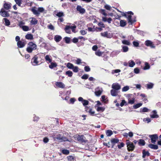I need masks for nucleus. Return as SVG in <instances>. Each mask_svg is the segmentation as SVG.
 <instances>
[{"mask_svg": "<svg viewBox=\"0 0 161 161\" xmlns=\"http://www.w3.org/2000/svg\"><path fill=\"white\" fill-rule=\"evenodd\" d=\"M62 153L65 155H68L69 154V150L67 149H63L62 150Z\"/></svg>", "mask_w": 161, "mask_h": 161, "instance_id": "obj_42", "label": "nucleus"}, {"mask_svg": "<svg viewBox=\"0 0 161 161\" xmlns=\"http://www.w3.org/2000/svg\"><path fill=\"white\" fill-rule=\"evenodd\" d=\"M145 44L146 46L150 47L152 48H154L155 47V46L154 44L150 40H147L145 41Z\"/></svg>", "mask_w": 161, "mask_h": 161, "instance_id": "obj_9", "label": "nucleus"}, {"mask_svg": "<svg viewBox=\"0 0 161 161\" xmlns=\"http://www.w3.org/2000/svg\"><path fill=\"white\" fill-rule=\"evenodd\" d=\"M150 66L148 63L146 62L145 63V66L144 67V69L145 70L148 69L150 68Z\"/></svg>", "mask_w": 161, "mask_h": 161, "instance_id": "obj_43", "label": "nucleus"}, {"mask_svg": "<svg viewBox=\"0 0 161 161\" xmlns=\"http://www.w3.org/2000/svg\"><path fill=\"white\" fill-rule=\"evenodd\" d=\"M68 160L69 161H74L75 159V157H74L72 156H69L67 157Z\"/></svg>", "mask_w": 161, "mask_h": 161, "instance_id": "obj_34", "label": "nucleus"}, {"mask_svg": "<svg viewBox=\"0 0 161 161\" xmlns=\"http://www.w3.org/2000/svg\"><path fill=\"white\" fill-rule=\"evenodd\" d=\"M119 140L118 139L113 138L111 140V142L112 144V148H113L114 145L119 142Z\"/></svg>", "mask_w": 161, "mask_h": 161, "instance_id": "obj_13", "label": "nucleus"}, {"mask_svg": "<svg viewBox=\"0 0 161 161\" xmlns=\"http://www.w3.org/2000/svg\"><path fill=\"white\" fill-rule=\"evenodd\" d=\"M122 43L124 44L129 45L130 44V42L128 41L124 40L122 41Z\"/></svg>", "mask_w": 161, "mask_h": 161, "instance_id": "obj_40", "label": "nucleus"}, {"mask_svg": "<svg viewBox=\"0 0 161 161\" xmlns=\"http://www.w3.org/2000/svg\"><path fill=\"white\" fill-rule=\"evenodd\" d=\"M133 13L131 11L128 12L127 13H124L123 16H125L128 19V23L129 24H132L136 22V20L132 19L131 15H133Z\"/></svg>", "mask_w": 161, "mask_h": 161, "instance_id": "obj_1", "label": "nucleus"}, {"mask_svg": "<svg viewBox=\"0 0 161 161\" xmlns=\"http://www.w3.org/2000/svg\"><path fill=\"white\" fill-rule=\"evenodd\" d=\"M51 64L49 65V67L50 69H53L54 67H56L57 66V64L55 63L50 62Z\"/></svg>", "mask_w": 161, "mask_h": 161, "instance_id": "obj_32", "label": "nucleus"}, {"mask_svg": "<svg viewBox=\"0 0 161 161\" xmlns=\"http://www.w3.org/2000/svg\"><path fill=\"white\" fill-rule=\"evenodd\" d=\"M65 42L67 44H69L70 42V38L68 37H65L64 38Z\"/></svg>", "mask_w": 161, "mask_h": 161, "instance_id": "obj_28", "label": "nucleus"}, {"mask_svg": "<svg viewBox=\"0 0 161 161\" xmlns=\"http://www.w3.org/2000/svg\"><path fill=\"white\" fill-rule=\"evenodd\" d=\"M89 101L87 100H84L82 103L83 105L84 106H86V105H87L89 104Z\"/></svg>", "mask_w": 161, "mask_h": 161, "instance_id": "obj_45", "label": "nucleus"}, {"mask_svg": "<svg viewBox=\"0 0 161 161\" xmlns=\"http://www.w3.org/2000/svg\"><path fill=\"white\" fill-rule=\"evenodd\" d=\"M41 59L42 58L39 54L36 55L31 59V63L33 66L37 65L38 64L39 61H41Z\"/></svg>", "mask_w": 161, "mask_h": 161, "instance_id": "obj_3", "label": "nucleus"}, {"mask_svg": "<svg viewBox=\"0 0 161 161\" xmlns=\"http://www.w3.org/2000/svg\"><path fill=\"white\" fill-rule=\"evenodd\" d=\"M125 145V144L123 142H121L120 145H118V147L120 149L122 147H124Z\"/></svg>", "mask_w": 161, "mask_h": 161, "instance_id": "obj_62", "label": "nucleus"}, {"mask_svg": "<svg viewBox=\"0 0 161 161\" xmlns=\"http://www.w3.org/2000/svg\"><path fill=\"white\" fill-rule=\"evenodd\" d=\"M112 89L119 91L121 89L120 85L118 83H114L112 85Z\"/></svg>", "mask_w": 161, "mask_h": 161, "instance_id": "obj_12", "label": "nucleus"}, {"mask_svg": "<svg viewBox=\"0 0 161 161\" xmlns=\"http://www.w3.org/2000/svg\"><path fill=\"white\" fill-rule=\"evenodd\" d=\"M123 52H126L128 51V47L126 46H124L122 47Z\"/></svg>", "mask_w": 161, "mask_h": 161, "instance_id": "obj_47", "label": "nucleus"}, {"mask_svg": "<svg viewBox=\"0 0 161 161\" xmlns=\"http://www.w3.org/2000/svg\"><path fill=\"white\" fill-rule=\"evenodd\" d=\"M126 142L128 151L130 152L134 151L135 146L133 143L131 142L129 140H127Z\"/></svg>", "mask_w": 161, "mask_h": 161, "instance_id": "obj_4", "label": "nucleus"}, {"mask_svg": "<svg viewBox=\"0 0 161 161\" xmlns=\"http://www.w3.org/2000/svg\"><path fill=\"white\" fill-rule=\"evenodd\" d=\"M31 11L35 15L38 16L40 14V13L39 12V11H38V10H37L34 8H32L31 9Z\"/></svg>", "mask_w": 161, "mask_h": 161, "instance_id": "obj_31", "label": "nucleus"}, {"mask_svg": "<svg viewBox=\"0 0 161 161\" xmlns=\"http://www.w3.org/2000/svg\"><path fill=\"white\" fill-rule=\"evenodd\" d=\"M153 86V84L152 83H148L147 84V89H152Z\"/></svg>", "mask_w": 161, "mask_h": 161, "instance_id": "obj_46", "label": "nucleus"}, {"mask_svg": "<svg viewBox=\"0 0 161 161\" xmlns=\"http://www.w3.org/2000/svg\"><path fill=\"white\" fill-rule=\"evenodd\" d=\"M133 44L134 46L136 47H138L139 45V43L138 42L136 41H134L133 42Z\"/></svg>", "mask_w": 161, "mask_h": 161, "instance_id": "obj_60", "label": "nucleus"}, {"mask_svg": "<svg viewBox=\"0 0 161 161\" xmlns=\"http://www.w3.org/2000/svg\"><path fill=\"white\" fill-rule=\"evenodd\" d=\"M118 91L114 89H112L110 91V93L113 96H116L118 95Z\"/></svg>", "mask_w": 161, "mask_h": 161, "instance_id": "obj_19", "label": "nucleus"}, {"mask_svg": "<svg viewBox=\"0 0 161 161\" xmlns=\"http://www.w3.org/2000/svg\"><path fill=\"white\" fill-rule=\"evenodd\" d=\"M23 30L24 31H27L29 30L28 26L26 25L23 26L22 27Z\"/></svg>", "mask_w": 161, "mask_h": 161, "instance_id": "obj_49", "label": "nucleus"}, {"mask_svg": "<svg viewBox=\"0 0 161 161\" xmlns=\"http://www.w3.org/2000/svg\"><path fill=\"white\" fill-rule=\"evenodd\" d=\"M143 158H145L146 156H150V153L148 151H146L144 149L142 151Z\"/></svg>", "mask_w": 161, "mask_h": 161, "instance_id": "obj_15", "label": "nucleus"}, {"mask_svg": "<svg viewBox=\"0 0 161 161\" xmlns=\"http://www.w3.org/2000/svg\"><path fill=\"white\" fill-rule=\"evenodd\" d=\"M45 59L46 61H48L49 63L52 62V59L50 58L49 55H47L45 57Z\"/></svg>", "mask_w": 161, "mask_h": 161, "instance_id": "obj_36", "label": "nucleus"}, {"mask_svg": "<svg viewBox=\"0 0 161 161\" xmlns=\"http://www.w3.org/2000/svg\"><path fill=\"white\" fill-rule=\"evenodd\" d=\"M95 94L96 96H100L102 93V91L100 90L96 91L95 92Z\"/></svg>", "mask_w": 161, "mask_h": 161, "instance_id": "obj_41", "label": "nucleus"}, {"mask_svg": "<svg viewBox=\"0 0 161 161\" xmlns=\"http://www.w3.org/2000/svg\"><path fill=\"white\" fill-rule=\"evenodd\" d=\"M129 66L130 67H132L135 64V63L133 61H129Z\"/></svg>", "mask_w": 161, "mask_h": 161, "instance_id": "obj_38", "label": "nucleus"}, {"mask_svg": "<svg viewBox=\"0 0 161 161\" xmlns=\"http://www.w3.org/2000/svg\"><path fill=\"white\" fill-rule=\"evenodd\" d=\"M26 39L28 40H32L33 39V35L31 34H28L25 36Z\"/></svg>", "mask_w": 161, "mask_h": 161, "instance_id": "obj_26", "label": "nucleus"}, {"mask_svg": "<svg viewBox=\"0 0 161 161\" xmlns=\"http://www.w3.org/2000/svg\"><path fill=\"white\" fill-rule=\"evenodd\" d=\"M65 74L68 75L69 77H71L73 75V73L71 71L68 70L66 72Z\"/></svg>", "mask_w": 161, "mask_h": 161, "instance_id": "obj_35", "label": "nucleus"}, {"mask_svg": "<svg viewBox=\"0 0 161 161\" xmlns=\"http://www.w3.org/2000/svg\"><path fill=\"white\" fill-rule=\"evenodd\" d=\"M62 37L59 35H56L54 36V39L56 42H60L62 39Z\"/></svg>", "mask_w": 161, "mask_h": 161, "instance_id": "obj_21", "label": "nucleus"}, {"mask_svg": "<svg viewBox=\"0 0 161 161\" xmlns=\"http://www.w3.org/2000/svg\"><path fill=\"white\" fill-rule=\"evenodd\" d=\"M95 54L96 55L98 56H102V54L101 52L98 51L97 52H95Z\"/></svg>", "mask_w": 161, "mask_h": 161, "instance_id": "obj_61", "label": "nucleus"}, {"mask_svg": "<svg viewBox=\"0 0 161 161\" xmlns=\"http://www.w3.org/2000/svg\"><path fill=\"white\" fill-rule=\"evenodd\" d=\"M16 3L19 6H20L21 4V0H14Z\"/></svg>", "mask_w": 161, "mask_h": 161, "instance_id": "obj_52", "label": "nucleus"}, {"mask_svg": "<svg viewBox=\"0 0 161 161\" xmlns=\"http://www.w3.org/2000/svg\"><path fill=\"white\" fill-rule=\"evenodd\" d=\"M99 12L105 16H107V14L105 12V10L104 9H101L99 10Z\"/></svg>", "mask_w": 161, "mask_h": 161, "instance_id": "obj_44", "label": "nucleus"}, {"mask_svg": "<svg viewBox=\"0 0 161 161\" xmlns=\"http://www.w3.org/2000/svg\"><path fill=\"white\" fill-rule=\"evenodd\" d=\"M66 67L69 69H73L74 72H77L79 71L78 67L76 66H74V65L70 63H68L66 65Z\"/></svg>", "mask_w": 161, "mask_h": 161, "instance_id": "obj_5", "label": "nucleus"}, {"mask_svg": "<svg viewBox=\"0 0 161 161\" xmlns=\"http://www.w3.org/2000/svg\"><path fill=\"white\" fill-rule=\"evenodd\" d=\"M88 75L87 74H84L81 76V78L82 79L86 80L88 78Z\"/></svg>", "mask_w": 161, "mask_h": 161, "instance_id": "obj_51", "label": "nucleus"}, {"mask_svg": "<svg viewBox=\"0 0 161 161\" xmlns=\"http://www.w3.org/2000/svg\"><path fill=\"white\" fill-rule=\"evenodd\" d=\"M113 134V131L110 130H107L106 131V134L108 136H110Z\"/></svg>", "mask_w": 161, "mask_h": 161, "instance_id": "obj_33", "label": "nucleus"}, {"mask_svg": "<svg viewBox=\"0 0 161 161\" xmlns=\"http://www.w3.org/2000/svg\"><path fill=\"white\" fill-rule=\"evenodd\" d=\"M72 41L74 43H77L78 42V38H76V37L72 39Z\"/></svg>", "mask_w": 161, "mask_h": 161, "instance_id": "obj_53", "label": "nucleus"}, {"mask_svg": "<svg viewBox=\"0 0 161 161\" xmlns=\"http://www.w3.org/2000/svg\"><path fill=\"white\" fill-rule=\"evenodd\" d=\"M101 35L102 36L106 37L108 38H110L112 37V36L110 33H108L107 31L101 33Z\"/></svg>", "mask_w": 161, "mask_h": 161, "instance_id": "obj_14", "label": "nucleus"}, {"mask_svg": "<svg viewBox=\"0 0 161 161\" xmlns=\"http://www.w3.org/2000/svg\"><path fill=\"white\" fill-rule=\"evenodd\" d=\"M84 70L86 72H89L90 71V68L89 66H86L84 67Z\"/></svg>", "mask_w": 161, "mask_h": 161, "instance_id": "obj_56", "label": "nucleus"}, {"mask_svg": "<svg viewBox=\"0 0 161 161\" xmlns=\"http://www.w3.org/2000/svg\"><path fill=\"white\" fill-rule=\"evenodd\" d=\"M142 105V103H138L133 106V107L134 109H137L140 107Z\"/></svg>", "mask_w": 161, "mask_h": 161, "instance_id": "obj_37", "label": "nucleus"}, {"mask_svg": "<svg viewBox=\"0 0 161 161\" xmlns=\"http://www.w3.org/2000/svg\"><path fill=\"white\" fill-rule=\"evenodd\" d=\"M153 114L152 115H150V117L152 118H158L159 117L158 115L157 114V112L156 110H153Z\"/></svg>", "mask_w": 161, "mask_h": 161, "instance_id": "obj_24", "label": "nucleus"}, {"mask_svg": "<svg viewBox=\"0 0 161 161\" xmlns=\"http://www.w3.org/2000/svg\"><path fill=\"white\" fill-rule=\"evenodd\" d=\"M102 20L104 22H108L109 24H110L111 23V21H112V19L111 18H109L107 19L106 17H103Z\"/></svg>", "mask_w": 161, "mask_h": 161, "instance_id": "obj_22", "label": "nucleus"}, {"mask_svg": "<svg viewBox=\"0 0 161 161\" xmlns=\"http://www.w3.org/2000/svg\"><path fill=\"white\" fill-rule=\"evenodd\" d=\"M76 138V140L80 142L86 143L88 142V140L86 139V138L83 135H78Z\"/></svg>", "mask_w": 161, "mask_h": 161, "instance_id": "obj_6", "label": "nucleus"}, {"mask_svg": "<svg viewBox=\"0 0 161 161\" xmlns=\"http://www.w3.org/2000/svg\"><path fill=\"white\" fill-rule=\"evenodd\" d=\"M105 108L103 107H98L97 108L98 111H101L103 112L105 110Z\"/></svg>", "mask_w": 161, "mask_h": 161, "instance_id": "obj_48", "label": "nucleus"}, {"mask_svg": "<svg viewBox=\"0 0 161 161\" xmlns=\"http://www.w3.org/2000/svg\"><path fill=\"white\" fill-rule=\"evenodd\" d=\"M38 11L39 12L42 13L44 11V8L42 7H39L38 8Z\"/></svg>", "mask_w": 161, "mask_h": 161, "instance_id": "obj_59", "label": "nucleus"}, {"mask_svg": "<svg viewBox=\"0 0 161 161\" xmlns=\"http://www.w3.org/2000/svg\"><path fill=\"white\" fill-rule=\"evenodd\" d=\"M65 30L66 32L67 33L70 34L71 33V31L70 29V26H66L65 28Z\"/></svg>", "mask_w": 161, "mask_h": 161, "instance_id": "obj_30", "label": "nucleus"}, {"mask_svg": "<svg viewBox=\"0 0 161 161\" xmlns=\"http://www.w3.org/2000/svg\"><path fill=\"white\" fill-rule=\"evenodd\" d=\"M36 48L37 45L35 43L32 42H30L28 44L26 51L29 53H31L33 50H36Z\"/></svg>", "mask_w": 161, "mask_h": 161, "instance_id": "obj_2", "label": "nucleus"}, {"mask_svg": "<svg viewBox=\"0 0 161 161\" xmlns=\"http://www.w3.org/2000/svg\"><path fill=\"white\" fill-rule=\"evenodd\" d=\"M148 147L151 149L155 150L157 149L158 148V147L157 145L150 144L148 145Z\"/></svg>", "mask_w": 161, "mask_h": 161, "instance_id": "obj_20", "label": "nucleus"}, {"mask_svg": "<svg viewBox=\"0 0 161 161\" xmlns=\"http://www.w3.org/2000/svg\"><path fill=\"white\" fill-rule=\"evenodd\" d=\"M129 89V87L128 86H125L123 87L122 89V91L123 92H126L128 91Z\"/></svg>", "mask_w": 161, "mask_h": 161, "instance_id": "obj_55", "label": "nucleus"}, {"mask_svg": "<svg viewBox=\"0 0 161 161\" xmlns=\"http://www.w3.org/2000/svg\"><path fill=\"white\" fill-rule=\"evenodd\" d=\"M149 136L151 139V142L153 143H155L158 138V135L157 134L149 135Z\"/></svg>", "mask_w": 161, "mask_h": 161, "instance_id": "obj_7", "label": "nucleus"}, {"mask_svg": "<svg viewBox=\"0 0 161 161\" xmlns=\"http://www.w3.org/2000/svg\"><path fill=\"white\" fill-rule=\"evenodd\" d=\"M76 9L79 12L80 14H84L86 12L85 9L84 8H82L81 6L79 5H77Z\"/></svg>", "mask_w": 161, "mask_h": 161, "instance_id": "obj_10", "label": "nucleus"}, {"mask_svg": "<svg viewBox=\"0 0 161 161\" xmlns=\"http://www.w3.org/2000/svg\"><path fill=\"white\" fill-rule=\"evenodd\" d=\"M145 142L143 139H140L138 141V144L140 146H143L145 145Z\"/></svg>", "mask_w": 161, "mask_h": 161, "instance_id": "obj_25", "label": "nucleus"}, {"mask_svg": "<svg viewBox=\"0 0 161 161\" xmlns=\"http://www.w3.org/2000/svg\"><path fill=\"white\" fill-rule=\"evenodd\" d=\"M120 26L121 27H124L127 24L126 21L124 20H120Z\"/></svg>", "mask_w": 161, "mask_h": 161, "instance_id": "obj_27", "label": "nucleus"}, {"mask_svg": "<svg viewBox=\"0 0 161 161\" xmlns=\"http://www.w3.org/2000/svg\"><path fill=\"white\" fill-rule=\"evenodd\" d=\"M43 141L45 143H47L49 141V139L47 137H44L43 138Z\"/></svg>", "mask_w": 161, "mask_h": 161, "instance_id": "obj_64", "label": "nucleus"}, {"mask_svg": "<svg viewBox=\"0 0 161 161\" xmlns=\"http://www.w3.org/2000/svg\"><path fill=\"white\" fill-rule=\"evenodd\" d=\"M134 72L136 74H138L139 73L140 70L138 68L134 69Z\"/></svg>", "mask_w": 161, "mask_h": 161, "instance_id": "obj_63", "label": "nucleus"}, {"mask_svg": "<svg viewBox=\"0 0 161 161\" xmlns=\"http://www.w3.org/2000/svg\"><path fill=\"white\" fill-rule=\"evenodd\" d=\"M25 44L24 42L19 41L17 43V45L18 47L22 48L24 47Z\"/></svg>", "mask_w": 161, "mask_h": 161, "instance_id": "obj_18", "label": "nucleus"}, {"mask_svg": "<svg viewBox=\"0 0 161 161\" xmlns=\"http://www.w3.org/2000/svg\"><path fill=\"white\" fill-rule=\"evenodd\" d=\"M31 18L32 19L30 21L31 25H36L37 24L38 21L36 18L34 17H32Z\"/></svg>", "mask_w": 161, "mask_h": 161, "instance_id": "obj_17", "label": "nucleus"}, {"mask_svg": "<svg viewBox=\"0 0 161 161\" xmlns=\"http://www.w3.org/2000/svg\"><path fill=\"white\" fill-rule=\"evenodd\" d=\"M88 113L92 116L94 115V114L95 113V112L94 111H92V108L91 109H89V111L88 112Z\"/></svg>", "mask_w": 161, "mask_h": 161, "instance_id": "obj_57", "label": "nucleus"}, {"mask_svg": "<svg viewBox=\"0 0 161 161\" xmlns=\"http://www.w3.org/2000/svg\"><path fill=\"white\" fill-rule=\"evenodd\" d=\"M128 105V103H126V102L124 100H122V102L120 104L121 107H123L124 105L126 106Z\"/></svg>", "mask_w": 161, "mask_h": 161, "instance_id": "obj_39", "label": "nucleus"}, {"mask_svg": "<svg viewBox=\"0 0 161 161\" xmlns=\"http://www.w3.org/2000/svg\"><path fill=\"white\" fill-rule=\"evenodd\" d=\"M11 3H5L3 4V7L6 10H9L11 8Z\"/></svg>", "mask_w": 161, "mask_h": 161, "instance_id": "obj_23", "label": "nucleus"}, {"mask_svg": "<svg viewBox=\"0 0 161 161\" xmlns=\"http://www.w3.org/2000/svg\"><path fill=\"white\" fill-rule=\"evenodd\" d=\"M47 27L48 29L51 30H53L54 29V27L51 24H50V25H48Z\"/></svg>", "mask_w": 161, "mask_h": 161, "instance_id": "obj_58", "label": "nucleus"}, {"mask_svg": "<svg viewBox=\"0 0 161 161\" xmlns=\"http://www.w3.org/2000/svg\"><path fill=\"white\" fill-rule=\"evenodd\" d=\"M135 102V99L133 98L132 99H128V103L131 104H133Z\"/></svg>", "mask_w": 161, "mask_h": 161, "instance_id": "obj_54", "label": "nucleus"}, {"mask_svg": "<svg viewBox=\"0 0 161 161\" xmlns=\"http://www.w3.org/2000/svg\"><path fill=\"white\" fill-rule=\"evenodd\" d=\"M55 84L56 86L60 88H63L65 87L64 84L61 82H56Z\"/></svg>", "mask_w": 161, "mask_h": 161, "instance_id": "obj_16", "label": "nucleus"}, {"mask_svg": "<svg viewBox=\"0 0 161 161\" xmlns=\"http://www.w3.org/2000/svg\"><path fill=\"white\" fill-rule=\"evenodd\" d=\"M0 14L3 17H8L9 16V14L8 11H5L3 8H2L0 11Z\"/></svg>", "mask_w": 161, "mask_h": 161, "instance_id": "obj_8", "label": "nucleus"}, {"mask_svg": "<svg viewBox=\"0 0 161 161\" xmlns=\"http://www.w3.org/2000/svg\"><path fill=\"white\" fill-rule=\"evenodd\" d=\"M56 15L59 17H62V16H64V14L63 13V12H58L57 14H56Z\"/></svg>", "mask_w": 161, "mask_h": 161, "instance_id": "obj_50", "label": "nucleus"}, {"mask_svg": "<svg viewBox=\"0 0 161 161\" xmlns=\"http://www.w3.org/2000/svg\"><path fill=\"white\" fill-rule=\"evenodd\" d=\"M53 138L54 140H63L61 135L58 133V134H54L53 136Z\"/></svg>", "mask_w": 161, "mask_h": 161, "instance_id": "obj_11", "label": "nucleus"}, {"mask_svg": "<svg viewBox=\"0 0 161 161\" xmlns=\"http://www.w3.org/2000/svg\"><path fill=\"white\" fill-rule=\"evenodd\" d=\"M5 22V25L6 26H9L10 25V22L9 20L6 18H4L3 19Z\"/></svg>", "mask_w": 161, "mask_h": 161, "instance_id": "obj_29", "label": "nucleus"}]
</instances>
